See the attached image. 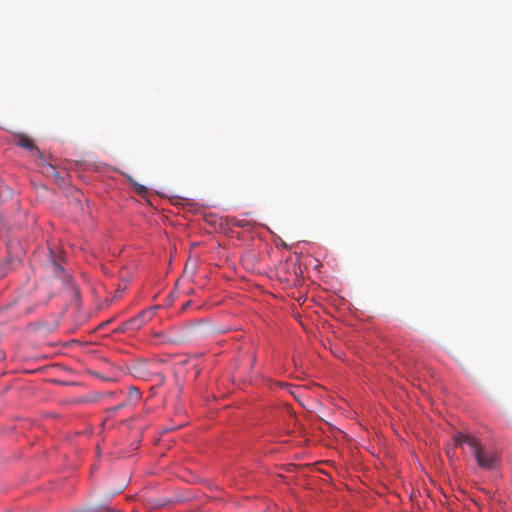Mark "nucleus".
<instances>
[{"mask_svg": "<svg viewBox=\"0 0 512 512\" xmlns=\"http://www.w3.org/2000/svg\"><path fill=\"white\" fill-rule=\"evenodd\" d=\"M455 445L467 444L473 451L477 464L483 469H493L497 461L495 453L488 452L485 450L478 440L471 436L463 433H457L454 436Z\"/></svg>", "mask_w": 512, "mask_h": 512, "instance_id": "nucleus-1", "label": "nucleus"}, {"mask_svg": "<svg viewBox=\"0 0 512 512\" xmlns=\"http://www.w3.org/2000/svg\"><path fill=\"white\" fill-rule=\"evenodd\" d=\"M156 309L157 307L143 310L137 316L126 321V326H130L133 331L140 329L154 317Z\"/></svg>", "mask_w": 512, "mask_h": 512, "instance_id": "nucleus-2", "label": "nucleus"}, {"mask_svg": "<svg viewBox=\"0 0 512 512\" xmlns=\"http://www.w3.org/2000/svg\"><path fill=\"white\" fill-rule=\"evenodd\" d=\"M15 142L18 146L28 149L30 151L40 153L39 149L34 144L33 140L26 134L20 133L15 136Z\"/></svg>", "mask_w": 512, "mask_h": 512, "instance_id": "nucleus-3", "label": "nucleus"}, {"mask_svg": "<svg viewBox=\"0 0 512 512\" xmlns=\"http://www.w3.org/2000/svg\"><path fill=\"white\" fill-rule=\"evenodd\" d=\"M228 223L232 226L243 228V229H250L254 226V223L252 221L246 220V219H238L235 217H232L229 219Z\"/></svg>", "mask_w": 512, "mask_h": 512, "instance_id": "nucleus-4", "label": "nucleus"}, {"mask_svg": "<svg viewBox=\"0 0 512 512\" xmlns=\"http://www.w3.org/2000/svg\"><path fill=\"white\" fill-rule=\"evenodd\" d=\"M129 181L134 189V191L141 197H145L147 194H148V190L147 188L142 185V184H139L137 183L135 180H133L131 177H129Z\"/></svg>", "mask_w": 512, "mask_h": 512, "instance_id": "nucleus-5", "label": "nucleus"}, {"mask_svg": "<svg viewBox=\"0 0 512 512\" xmlns=\"http://www.w3.org/2000/svg\"><path fill=\"white\" fill-rule=\"evenodd\" d=\"M140 399V391L137 387L131 386L129 388V397L126 401L128 404L136 402Z\"/></svg>", "mask_w": 512, "mask_h": 512, "instance_id": "nucleus-6", "label": "nucleus"}, {"mask_svg": "<svg viewBox=\"0 0 512 512\" xmlns=\"http://www.w3.org/2000/svg\"><path fill=\"white\" fill-rule=\"evenodd\" d=\"M130 330H132V328L130 326H126V322H124L116 329V332H126Z\"/></svg>", "mask_w": 512, "mask_h": 512, "instance_id": "nucleus-7", "label": "nucleus"}, {"mask_svg": "<svg viewBox=\"0 0 512 512\" xmlns=\"http://www.w3.org/2000/svg\"><path fill=\"white\" fill-rule=\"evenodd\" d=\"M126 405H128V403H127V402H124V403H121V404H119V405H117V406H115V407L111 408V410H112L113 412H117V411H119L120 409H122L123 407H125Z\"/></svg>", "mask_w": 512, "mask_h": 512, "instance_id": "nucleus-8", "label": "nucleus"}, {"mask_svg": "<svg viewBox=\"0 0 512 512\" xmlns=\"http://www.w3.org/2000/svg\"><path fill=\"white\" fill-rule=\"evenodd\" d=\"M163 380H164V377L161 375L160 376V381L163 382Z\"/></svg>", "mask_w": 512, "mask_h": 512, "instance_id": "nucleus-9", "label": "nucleus"}]
</instances>
